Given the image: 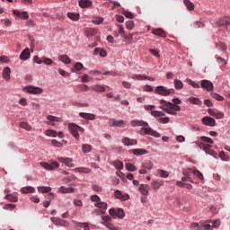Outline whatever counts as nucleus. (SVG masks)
<instances>
[{
    "label": "nucleus",
    "mask_w": 230,
    "mask_h": 230,
    "mask_svg": "<svg viewBox=\"0 0 230 230\" xmlns=\"http://www.w3.org/2000/svg\"><path fill=\"white\" fill-rule=\"evenodd\" d=\"M158 122L159 123H164V124L170 123V118H168V117H160L158 119Z\"/></svg>",
    "instance_id": "53"
},
{
    "label": "nucleus",
    "mask_w": 230,
    "mask_h": 230,
    "mask_svg": "<svg viewBox=\"0 0 230 230\" xmlns=\"http://www.w3.org/2000/svg\"><path fill=\"white\" fill-rule=\"evenodd\" d=\"M216 46H217V48L221 49V51H226V49H227V45H226V43H224V42L217 43Z\"/></svg>",
    "instance_id": "51"
},
{
    "label": "nucleus",
    "mask_w": 230,
    "mask_h": 230,
    "mask_svg": "<svg viewBox=\"0 0 230 230\" xmlns=\"http://www.w3.org/2000/svg\"><path fill=\"white\" fill-rule=\"evenodd\" d=\"M126 27L128 30H133L134 29V21H128L126 22Z\"/></svg>",
    "instance_id": "59"
},
{
    "label": "nucleus",
    "mask_w": 230,
    "mask_h": 230,
    "mask_svg": "<svg viewBox=\"0 0 230 230\" xmlns=\"http://www.w3.org/2000/svg\"><path fill=\"white\" fill-rule=\"evenodd\" d=\"M40 166L45 170H49V172L55 170V168H58L59 164L57 162H52L51 164H48L46 162H41Z\"/></svg>",
    "instance_id": "8"
},
{
    "label": "nucleus",
    "mask_w": 230,
    "mask_h": 230,
    "mask_svg": "<svg viewBox=\"0 0 230 230\" xmlns=\"http://www.w3.org/2000/svg\"><path fill=\"white\" fill-rule=\"evenodd\" d=\"M78 89H80V91H83L84 93H87V91H89V86H87L86 84H79Z\"/></svg>",
    "instance_id": "57"
},
{
    "label": "nucleus",
    "mask_w": 230,
    "mask_h": 230,
    "mask_svg": "<svg viewBox=\"0 0 230 230\" xmlns=\"http://www.w3.org/2000/svg\"><path fill=\"white\" fill-rule=\"evenodd\" d=\"M172 102L164 101V100H160V109L166 112L167 114H171L172 116H177V112H181V103L182 102L179 98H174L172 99Z\"/></svg>",
    "instance_id": "1"
},
{
    "label": "nucleus",
    "mask_w": 230,
    "mask_h": 230,
    "mask_svg": "<svg viewBox=\"0 0 230 230\" xmlns=\"http://www.w3.org/2000/svg\"><path fill=\"white\" fill-rule=\"evenodd\" d=\"M125 166H126V169L128 171V172H136V170H137V168L134 165V164H125Z\"/></svg>",
    "instance_id": "49"
},
{
    "label": "nucleus",
    "mask_w": 230,
    "mask_h": 230,
    "mask_svg": "<svg viewBox=\"0 0 230 230\" xmlns=\"http://www.w3.org/2000/svg\"><path fill=\"white\" fill-rule=\"evenodd\" d=\"M217 60L221 66H226V64H227V61H226V59H224L222 57H217Z\"/></svg>",
    "instance_id": "56"
},
{
    "label": "nucleus",
    "mask_w": 230,
    "mask_h": 230,
    "mask_svg": "<svg viewBox=\"0 0 230 230\" xmlns=\"http://www.w3.org/2000/svg\"><path fill=\"white\" fill-rule=\"evenodd\" d=\"M10 73H12L10 67L6 66L4 68L2 76H3L4 80H6V82H8V80H10Z\"/></svg>",
    "instance_id": "20"
},
{
    "label": "nucleus",
    "mask_w": 230,
    "mask_h": 230,
    "mask_svg": "<svg viewBox=\"0 0 230 230\" xmlns=\"http://www.w3.org/2000/svg\"><path fill=\"white\" fill-rule=\"evenodd\" d=\"M225 24H230V18L227 16H225L217 22V26H225Z\"/></svg>",
    "instance_id": "31"
},
{
    "label": "nucleus",
    "mask_w": 230,
    "mask_h": 230,
    "mask_svg": "<svg viewBox=\"0 0 230 230\" xmlns=\"http://www.w3.org/2000/svg\"><path fill=\"white\" fill-rule=\"evenodd\" d=\"M192 173L196 175V177H198L199 181H204V175L202 174V172H200V171L195 169L192 171Z\"/></svg>",
    "instance_id": "44"
},
{
    "label": "nucleus",
    "mask_w": 230,
    "mask_h": 230,
    "mask_svg": "<svg viewBox=\"0 0 230 230\" xmlns=\"http://www.w3.org/2000/svg\"><path fill=\"white\" fill-rule=\"evenodd\" d=\"M149 52L151 53V55H153L154 57H156V58H159L161 57V55H159V50L157 49H150Z\"/></svg>",
    "instance_id": "55"
},
{
    "label": "nucleus",
    "mask_w": 230,
    "mask_h": 230,
    "mask_svg": "<svg viewBox=\"0 0 230 230\" xmlns=\"http://www.w3.org/2000/svg\"><path fill=\"white\" fill-rule=\"evenodd\" d=\"M95 208H99L100 209H107V203L103 201H99L95 203Z\"/></svg>",
    "instance_id": "47"
},
{
    "label": "nucleus",
    "mask_w": 230,
    "mask_h": 230,
    "mask_svg": "<svg viewBox=\"0 0 230 230\" xmlns=\"http://www.w3.org/2000/svg\"><path fill=\"white\" fill-rule=\"evenodd\" d=\"M59 191H60L61 193H73V192L75 191V189L72 188V187L66 188V187H64V186H61V187L59 188Z\"/></svg>",
    "instance_id": "34"
},
{
    "label": "nucleus",
    "mask_w": 230,
    "mask_h": 230,
    "mask_svg": "<svg viewBox=\"0 0 230 230\" xmlns=\"http://www.w3.org/2000/svg\"><path fill=\"white\" fill-rule=\"evenodd\" d=\"M131 78L133 80H150V82H155V78L147 75H133Z\"/></svg>",
    "instance_id": "15"
},
{
    "label": "nucleus",
    "mask_w": 230,
    "mask_h": 230,
    "mask_svg": "<svg viewBox=\"0 0 230 230\" xmlns=\"http://www.w3.org/2000/svg\"><path fill=\"white\" fill-rule=\"evenodd\" d=\"M13 15H16V17H19L20 19H23V21L30 19V15L28 14V12H26V11L20 12L18 10H13Z\"/></svg>",
    "instance_id": "13"
},
{
    "label": "nucleus",
    "mask_w": 230,
    "mask_h": 230,
    "mask_svg": "<svg viewBox=\"0 0 230 230\" xmlns=\"http://www.w3.org/2000/svg\"><path fill=\"white\" fill-rule=\"evenodd\" d=\"M38 191H40V193H49L51 187H38Z\"/></svg>",
    "instance_id": "45"
},
{
    "label": "nucleus",
    "mask_w": 230,
    "mask_h": 230,
    "mask_svg": "<svg viewBox=\"0 0 230 230\" xmlns=\"http://www.w3.org/2000/svg\"><path fill=\"white\" fill-rule=\"evenodd\" d=\"M58 226H61L62 227H69V222L64 219H60Z\"/></svg>",
    "instance_id": "60"
},
{
    "label": "nucleus",
    "mask_w": 230,
    "mask_h": 230,
    "mask_svg": "<svg viewBox=\"0 0 230 230\" xmlns=\"http://www.w3.org/2000/svg\"><path fill=\"white\" fill-rule=\"evenodd\" d=\"M92 89L95 93H105V86L102 84H94L92 86Z\"/></svg>",
    "instance_id": "24"
},
{
    "label": "nucleus",
    "mask_w": 230,
    "mask_h": 230,
    "mask_svg": "<svg viewBox=\"0 0 230 230\" xmlns=\"http://www.w3.org/2000/svg\"><path fill=\"white\" fill-rule=\"evenodd\" d=\"M20 127L21 128H24V130H31V126L28 122H21Z\"/></svg>",
    "instance_id": "48"
},
{
    "label": "nucleus",
    "mask_w": 230,
    "mask_h": 230,
    "mask_svg": "<svg viewBox=\"0 0 230 230\" xmlns=\"http://www.w3.org/2000/svg\"><path fill=\"white\" fill-rule=\"evenodd\" d=\"M133 155H145L146 154H148V151H146V149H132L131 150Z\"/></svg>",
    "instance_id": "23"
},
{
    "label": "nucleus",
    "mask_w": 230,
    "mask_h": 230,
    "mask_svg": "<svg viewBox=\"0 0 230 230\" xmlns=\"http://www.w3.org/2000/svg\"><path fill=\"white\" fill-rule=\"evenodd\" d=\"M75 172H78L79 173H91V169L87 167H77L75 169Z\"/></svg>",
    "instance_id": "37"
},
{
    "label": "nucleus",
    "mask_w": 230,
    "mask_h": 230,
    "mask_svg": "<svg viewBox=\"0 0 230 230\" xmlns=\"http://www.w3.org/2000/svg\"><path fill=\"white\" fill-rule=\"evenodd\" d=\"M187 84H189V85H191L192 87H194V89H200V85L197 83H195V81L187 78L186 79Z\"/></svg>",
    "instance_id": "40"
},
{
    "label": "nucleus",
    "mask_w": 230,
    "mask_h": 230,
    "mask_svg": "<svg viewBox=\"0 0 230 230\" xmlns=\"http://www.w3.org/2000/svg\"><path fill=\"white\" fill-rule=\"evenodd\" d=\"M47 125H51L52 127H58V125H60V123H62V118L55 117L53 115L47 116Z\"/></svg>",
    "instance_id": "6"
},
{
    "label": "nucleus",
    "mask_w": 230,
    "mask_h": 230,
    "mask_svg": "<svg viewBox=\"0 0 230 230\" xmlns=\"http://www.w3.org/2000/svg\"><path fill=\"white\" fill-rule=\"evenodd\" d=\"M79 116L80 118H84V119H88L90 121H94V119H96V115L93 113L80 112Z\"/></svg>",
    "instance_id": "16"
},
{
    "label": "nucleus",
    "mask_w": 230,
    "mask_h": 230,
    "mask_svg": "<svg viewBox=\"0 0 230 230\" xmlns=\"http://www.w3.org/2000/svg\"><path fill=\"white\" fill-rule=\"evenodd\" d=\"M5 199H7V200H10V202H17V200H19L16 196H13L12 194H7L5 196Z\"/></svg>",
    "instance_id": "50"
},
{
    "label": "nucleus",
    "mask_w": 230,
    "mask_h": 230,
    "mask_svg": "<svg viewBox=\"0 0 230 230\" xmlns=\"http://www.w3.org/2000/svg\"><path fill=\"white\" fill-rule=\"evenodd\" d=\"M58 132L54 129H48L46 131V136H49V137H57Z\"/></svg>",
    "instance_id": "46"
},
{
    "label": "nucleus",
    "mask_w": 230,
    "mask_h": 230,
    "mask_svg": "<svg viewBox=\"0 0 230 230\" xmlns=\"http://www.w3.org/2000/svg\"><path fill=\"white\" fill-rule=\"evenodd\" d=\"M51 144L53 145V146H57L58 148H62V143L53 139L51 141Z\"/></svg>",
    "instance_id": "63"
},
{
    "label": "nucleus",
    "mask_w": 230,
    "mask_h": 230,
    "mask_svg": "<svg viewBox=\"0 0 230 230\" xmlns=\"http://www.w3.org/2000/svg\"><path fill=\"white\" fill-rule=\"evenodd\" d=\"M125 121L123 120H116V119H111V126L112 127H124Z\"/></svg>",
    "instance_id": "32"
},
{
    "label": "nucleus",
    "mask_w": 230,
    "mask_h": 230,
    "mask_svg": "<svg viewBox=\"0 0 230 230\" xmlns=\"http://www.w3.org/2000/svg\"><path fill=\"white\" fill-rule=\"evenodd\" d=\"M93 5V2L89 0H80L79 1V6L81 8H90V6Z\"/></svg>",
    "instance_id": "22"
},
{
    "label": "nucleus",
    "mask_w": 230,
    "mask_h": 230,
    "mask_svg": "<svg viewBox=\"0 0 230 230\" xmlns=\"http://www.w3.org/2000/svg\"><path fill=\"white\" fill-rule=\"evenodd\" d=\"M58 161L59 163H63L66 164L68 168H75V164H73V159L68 157H59L58 158Z\"/></svg>",
    "instance_id": "10"
},
{
    "label": "nucleus",
    "mask_w": 230,
    "mask_h": 230,
    "mask_svg": "<svg viewBox=\"0 0 230 230\" xmlns=\"http://www.w3.org/2000/svg\"><path fill=\"white\" fill-rule=\"evenodd\" d=\"M139 191L142 195H145V197L148 196L150 193L148 191V185L147 184H141L139 187Z\"/></svg>",
    "instance_id": "21"
},
{
    "label": "nucleus",
    "mask_w": 230,
    "mask_h": 230,
    "mask_svg": "<svg viewBox=\"0 0 230 230\" xmlns=\"http://www.w3.org/2000/svg\"><path fill=\"white\" fill-rule=\"evenodd\" d=\"M153 35H156V37H162V39H166V32L162 28L153 29Z\"/></svg>",
    "instance_id": "14"
},
{
    "label": "nucleus",
    "mask_w": 230,
    "mask_h": 230,
    "mask_svg": "<svg viewBox=\"0 0 230 230\" xmlns=\"http://www.w3.org/2000/svg\"><path fill=\"white\" fill-rule=\"evenodd\" d=\"M72 224H75L77 227L84 226V230H91V228L89 227V224H87V223H80V222H76V221L73 220Z\"/></svg>",
    "instance_id": "28"
},
{
    "label": "nucleus",
    "mask_w": 230,
    "mask_h": 230,
    "mask_svg": "<svg viewBox=\"0 0 230 230\" xmlns=\"http://www.w3.org/2000/svg\"><path fill=\"white\" fill-rule=\"evenodd\" d=\"M131 126L142 127V128L139 130L140 136H153V137H161V134L150 128L148 122L146 121L135 119L131 121Z\"/></svg>",
    "instance_id": "2"
},
{
    "label": "nucleus",
    "mask_w": 230,
    "mask_h": 230,
    "mask_svg": "<svg viewBox=\"0 0 230 230\" xmlns=\"http://www.w3.org/2000/svg\"><path fill=\"white\" fill-rule=\"evenodd\" d=\"M204 26V23H202V22H195L193 23V28H195V30H197V28H202Z\"/></svg>",
    "instance_id": "64"
},
{
    "label": "nucleus",
    "mask_w": 230,
    "mask_h": 230,
    "mask_svg": "<svg viewBox=\"0 0 230 230\" xmlns=\"http://www.w3.org/2000/svg\"><path fill=\"white\" fill-rule=\"evenodd\" d=\"M67 18L71 19V21H79L80 20V14L79 13H67Z\"/></svg>",
    "instance_id": "38"
},
{
    "label": "nucleus",
    "mask_w": 230,
    "mask_h": 230,
    "mask_svg": "<svg viewBox=\"0 0 230 230\" xmlns=\"http://www.w3.org/2000/svg\"><path fill=\"white\" fill-rule=\"evenodd\" d=\"M190 228L195 230H202V227L199 226V223H192L190 225Z\"/></svg>",
    "instance_id": "62"
},
{
    "label": "nucleus",
    "mask_w": 230,
    "mask_h": 230,
    "mask_svg": "<svg viewBox=\"0 0 230 230\" xmlns=\"http://www.w3.org/2000/svg\"><path fill=\"white\" fill-rule=\"evenodd\" d=\"M31 57V54L30 53V49L26 48L24 49L22 53L20 54V60H28Z\"/></svg>",
    "instance_id": "17"
},
{
    "label": "nucleus",
    "mask_w": 230,
    "mask_h": 230,
    "mask_svg": "<svg viewBox=\"0 0 230 230\" xmlns=\"http://www.w3.org/2000/svg\"><path fill=\"white\" fill-rule=\"evenodd\" d=\"M112 164L116 168V170H123V162L117 160L113 162Z\"/></svg>",
    "instance_id": "41"
},
{
    "label": "nucleus",
    "mask_w": 230,
    "mask_h": 230,
    "mask_svg": "<svg viewBox=\"0 0 230 230\" xmlns=\"http://www.w3.org/2000/svg\"><path fill=\"white\" fill-rule=\"evenodd\" d=\"M115 197L119 199V200H128L130 199V196H128V194H122V192L120 190H116L115 191Z\"/></svg>",
    "instance_id": "18"
},
{
    "label": "nucleus",
    "mask_w": 230,
    "mask_h": 230,
    "mask_svg": "<svg viewBox=\"0 0 230 230\" xmlns=\"http://www.w3.org/2000/svg\"><path fill=\"white\" fill-rule=\"evenodd\" d=\"M122 143L125 145V146H132L134 145H137V140L130 139L129 137H124L122 139Z\"/></svg>",
    "instance_id": "19"
},
{
    "label": "nucleus",
    "mask_w": 230,
    "mask_h": 230,
    "mask_svg": "<svg viewBox=\"0 0 230 230\" xmlns=\"http://www.w3.org/2000/svg\"><path fill=\"white\" fill-rule=\"evenodd\" d=\"M84 69V64L77 62L75 64L74 68H72L73 73H77V71H82Z\"/></svg>",
    "instance_id": "33"
},
{
    "label": "nucleus",
    "mask_w": 230,
    "mask_h": 230,
    "mask_svg": "<svg viewBox=\"0 0 230 230\" xmlns=\"http://www.w3.org/2000/svg\"><path fill=\"white\" fill-rule=\"evenodd\" d=\"M82 151L84 154H89V152L93 151V146L89 144H83L82 145Z\"/></svg>",
    "instance_id": "29"
},
{
    "label": "nucleus",
    "mask_w": 230,
    "mask_h": 230,
    "mask_svg": "<svg viewBox=\"0 0 230 230\" xmlns=\"http://www.w3.org/2000/svg\"><path fill=\"white\" fill-rule=\"evenodd\" d=\"M174 87L177 91H179L184 87V84L182 83V81H181L179 79H175L174 80Z\"/></svg>",
    "instance_id": "35"
},
{
    "label": "nucleus",
    "mask_w": 230,
    "mask_h": 230,
    "mask_svg": "<svg viewBox=\"0 0 230 230\" xmlns=\"http://www.w3.org/2000/svg\"><path fill=\"white\" fill-rule=\"evenodd\" d=\"M200 139L201 141H203V143H208V145H213V139L208 137H201Z\"/></svg>",
    "instance_id": "54"
},
{
    "label": "nucleus",
    "mask_w": 230,
    "mask_h": 230,
    "mask_svg": "<svg viewBox=\"0 0 230 230\" xmlns=\"http://www.w3.org/2000/svg\"><path fill=\"white\" fill-rule=\"evenodd\" d=\"M198 146L201 149L204 150L208 155H212V157H215V159H218V154L215 151H213L212 146L209 144H205L202 142H198L197 143Z\"/></svg>",
    "instance_id": "4"
},
{
    "label": "nucleus",
    "mask_w": 230,
    "mask_h": 230,
    "mask_svg": "<svg viewBox=\"0 0 230 230\" xmlns=\"http://www.w3.org/2000/svg\"><path fill=\"white\" fill-rule=\"evenodd\" d=\"M43 63L46 64V66H51V64H53V59L49 58H43Z\"/></svg>",
    "instance_id": "61"
},
{
    "label": "nucleus",
    "mask_w": 230,
    "mask_h": 230,
    "mask_svg": "<svg viewBox=\"0 0 230 230\" xmlns=\"http://www.w3.org/2000/svg\"><path fill=\"white\" fill-rule=\"evenodd\" d=\"M122 13L125 15V17H127V19H134V14L128 11H124Z\"/></svg>",
    "instance_id": "58"
},
{
    "label": "nucleus",
    "mask_w": 230,
    "mask_h": 230,
    "mask_svg": "<svg viewBox=\"0 0 230 230\" xmlns=\"http://www.w3.org/2000/svg\"><path fill=\"white\" fill-rule=\"evenodd\" d=\"M210 96H212V98H214L215 100H217V102H224V96H221L217 93H210Z\"/></svg>",
    "instance_id": "43"
},
{
    "label": "nucleus",
    "mask_w": 230,
    "mask_h": 230,
    "mask_svg": "<svg viewBox=\"0 0 230 230\" xmlns=\"http://www.w3.org/2000/svg\"><path fill=\"white\" fill-rule=\"evenodd\" d=\"M25 91L30 94H42V88L37 86H27Z\"/></svg>",
    "instance_id": "9"
},
{
    "label": "nucleus",
    "mask_w": 230,
    "mask_h": 230,
    "mask_svg": "<svg viewBox=\"0 0 230 230\" xmlns=\"http://www.w3.org/2000/svg\"><path fill=\"white\" fill-rule=\"evenodd\" d=\"M159 173L160 177H162L163 179H167V177H170V172H168L167 171L160 170Z\"/></svg>",
    "instance_id": "52"
},
{
    "label": "nucleus",
    "mask_w": 230,
    "mask_h": 230,
    "mask_svg": "<svg viewBox=\"0 0 230 230\" xmlns=\"http://www.w3.org/2000/svg\"><path fill=\"white\" fill-rule=\"evenodd\" d=\"M201 87H202V89H206L208 92L213 91V89H215L213 83L207 79H204L201 81Z\"/></svg>",
    "instance_id": "11"
},
{
    "label": "nucleus",
    "mask_w": 230,
    "mask_h": 230,
    "mask_svg": "<svg viewBox=\"0 0 230 230\" xmlns=\"http://www.w3.org/2000/svg\"><path fill=\"white\" fill-rule=\"evenodd\" d=\"M202 123L207 127H215V125H217V121L211 117H204L202 119Z\"/></svg>",
    "instance_id": "12"
},
{
    "label": "nucleus",
    "mask_w": 230,
    "mask_h": 230,
    "mask_svg": "<svg viewBox=\"0 0 230 230\" xmlns=\"http://www.w3.org/2000/svg\"><path fill=\"white\" fill-rule=\"evenodd\" d=\"M188 102L192 103L193 105H202V101L197 97H190Z\"/></svg>",
    "instance_id": "30"
},
{
    "label": "nucleus",
    "mask_w": 230,
    "mask_h": 230,
    "mask_svg": "<svg viewBox=\"0 0 230 230\" xmlns=\"http://www.w3.org/2000/svg\"><path fill=\"white\" fill-rule=\"evenodd\" d=\"M68 128L70 130V133L72 134L73 137H75V139H80V134L78 132H85V129L75 123H69L68 124Z\"/></svg>",
    "instance_id": "3"
},
{
    "label": "nucleus",
    "mask_w": 230,
    "mask_h": 230,
    "mask_svg": "<svg viewBox=\"0 0 230 230\" xmlns=\"http://www.w3.org/2000/svg\"><path fill=\"white\" fill-rule=\"evenodd\" d=\"M21 191L23 194H28V193H35V188L31 187V186H27V187H22L21 189Z\"/></svg>",
    "instance_id": "25"
},
{
    "label": "nucleus",
    "mask_w": 230,
    "mask_h": 230,
    "mask_svg": "<svg viewBox=\"0 0 230 230\" xmlns=\"http://www.w3.org/2000/svg\"><path fill=\"white\" fill-rule=\"evenodd\" d=\"M98 33V31L96 29H88L86 31V36L87 37H94V35H96Z\"/></svg>",
    "instance_id": "42"
},
{
    "label": "nucleus",
    "mask_w": 230,
    "mask_h": 230,
    "mask_svg": "<svg viewBox=\"0 0 230 230\" xmlns=\"http://www.w3.org/2000/svg\"><path fill=\"white\" fill-rule=\"evenodd\" d=\"M142 168H145L146 170H153L154 169V164L150 161L145 162L142 164Z\"/></svg>",
    "instance_id": "39"
},
{
    "label": "nucleus",
    "mask_w": 230,
    "mask_h": 230,
    "mask_svg": "<svg viewBox=\"0 0 230 230\" xmlns=\"http://www.w3.org/2000/svg\"><path fill=\"white\" fill-rule=\"evenodd\" d=\"M109 213H110L111 217H113V218H116V217H118V218L125 217V211H123V208H118V210H116L114 208H111L109 210Z\"/></svg>",
    "instance_id": "7"
},
{
    "label": "nucleus",
    "mask_w": 230,
    "mask_h": 230,
    "mask_svg": "<svg viewBox=\"0 0 230 230\" xmlns=\"http://www.w3.org/2000/svg\"><path fill=\"white\" fill-rule=\"evenodd\" d=\"M183 4L188 8V10L193 11L195 10V4L191 3L190 0H183Z\"/></svg>",
    "instance_id": "36"
},
{
    "label": "nucleus",
    "mask_w": 230,
    "mask_h": 230,
    "mask_svg": "<svg viewBox=\"0 0 230 230\" xmlns=\"http://www.w3.org/2000/svg\"><path fill=\"white\" fill-rule=\"evenodd\" d=\"M155 93H156V94H159L160 96H170V94L175 93V90L168 89L165 86L159 85L156 86V88L155 89Z\"/></svg>",
    "instance_id": "5"
},
{
    "label": "nucleus",
    "mask_w": 230,
    "mask_h": 230,
    "mask_svg": "<svg viewBox=\"0 0 230 230\" xmlns=\"http://www.w3.org/2000/svg\"><path fill=\"white\" fill-rule=\"evenodd\" d=\"M164 181H163V180L160 181H155L152 182V189L153 190H159V188H161V186H164Z\"/></svg>",
    "instance_id": "27"
},
{
    "label": "nucleus",
    "mask_w": 230,
    "mask_h": 230,
    "mask_svg": "<svg viewBox=\"0 0 230 230\" xmlns=\"http://www.w3.org/2000/svg\"><path fill=\"white\" fill-rule=\"evenodd\" d=\"M58 60H60V62H63L64 64H71V58L67 55L58 56Z\"/></svg>",
    "instance_id": "26"
}]
</instances>
